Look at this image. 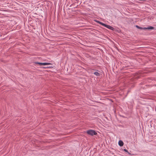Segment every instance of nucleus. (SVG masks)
<instances>
[{
  "label": "nucleus",
  "instance_id": "nucleus-1",
  "mask_svg": "<svg viewBox=\"0 0 156 156\" xmlns=\"http://www.w3.org/2000/svg\"><path fill=\"white\" fill-rule=\"evenodd\" d=\"M87 133L91 136L94 135H96L97 134V133L94 130H90L87 131Z\"/></svg>",
  "mask_w": 156,
  "mask_h": 156
},
{
  "label": "nucleus",
  "instance_id": "nucleus-2",
  "mask_svg": "<svg viewBox=\"0 0 156 156\" xmlns=\"http://www.w3.org/2000/svg\"><path fill=\"white\" fill-rule=\"evenodd\" d=\"M144 29H145V30L147 29L150 30H153L154 29V27L152 26H149L147 27H144Z\"/></svg>",
  "mask_w": 156,
  "mask_h": 156
},
{
  "label": "nucleus",
  "instance_id": "nucleus-3",
  "mask_svg": "<svg viewBox=\"0 0 156 156\" xmlns=\"http://www.w3.org/2000/svg\"><path fill=\"white\" fill-rule=\"evenodd\" d=\"M106 27L112 30H115L113 27L108 25H107Z\"/></svg>",
  "mask_w": 156,
  "mask_h": 156
},
{
  "label": "nucleus",
  "instance_id": "nucleus-4",
  "mask_svg": "<svg viewBox=\"0 0 156 156\" xmlns=\"http://www.w3.org/2000/svg\"><path fill=\"white\" fill-rule=\"evenodd\" d=\"M123 142L121 140H119L118 142V144L120 146H122L123 145Z\"/></svg>",
  "mask_w": 156,
  "mask_h": 156
},
{
  "label": "nucleus",
  "instance_id": "nucleus-5",
  "mask_svg": "<svg viewBox=\"0 0 156 156\" xmlns=\"http://www.w3.org/2000/svg\"><path fill=\"white\" fill-rule=\"evenodd\" d=\"M35 63L36 64H38L40 66H41V65L45 66V62L41 63V62H35Z\"/></svg>",
  "mask_w": 156,
  "mask_h": 156
},
{
  "label": "nucleus",
  "instance_id": "nucleus-6",
  "mask_svg": "<svg viewBox=\"0 0 156 156\" xmlns=\"http://www.w3.org/2000/svg\"><path fill=\"white\" fill-rule=\"evenodd\" d=\"M94 74L96 76H99L100 75V73L98 72H94Z\"/></svg>",
  "mask_w": 156,
  "mask_h": 156
},
{
  "label": "nucleus",
  "instance_id": "nucleus-7",
  "mask_svg": "<svg viewBox=\"0 0 156 156\" xmlns=\"http://www.w3.org/2000/svg\"><path fill=\"white\" fill-rule=\"evenodd\" d=\"M124 151H125V152L127 153L128 154H130L128 152V151L126 149H124Z\"/></svg>",
  "mask_w": 156,
  "mask_h": 156
},
{
  "label": "nucleus",
  "instance_id": "nucleus-8",
  "mask_svg": "<svg viewBox=\"0 0 156 156\" xmlns=\"http://www.w3.org/2000/svg\"><path fill=\"white\" fill-rule=\"evenodd\" d=\"M144 27H140L139 29L142 30H145V29H144Z\"/></svg>",
  "mask_w": 156,
  "mask_h": 156
},
{
  "label": "nucleus",
  "instance_id": "nucleus-9",
  "mask_svg": "<svg viewBox=\"0 0 156 156\" xmlns=\"http://www.w3.org/2000/svg\"><path fill=\"white\" fill-rule=\"evenodd\" d=\"M51 64L49 62H45V65H51Z\"/></svg>",
  "mask_w": 156,
  "mask_h": 156
},
{
  "label": "nucleus",
  "instance_id": "nucleus-10",
  "mask_svg": "<svg viewBox=\"0 0 156 156\" xmlns=\"http://www.w3.org/2000/svg\"><path fill=\"white\" fill-rule=\"evenodd\" d=\"M102 25L104 27H106L107 25V24H106L103 23L102 24Z\"/></svg>",
  "mask_w": 156,
  "mask_h": 156
},
{
  "label": "nucleus",
  "instance_id": "nucleus-11",
  "mask_svg": "<svg viewBox=\"0 0 156 156\" xmlns=\"http://www.w3.org/2000/svg\"><path fill=\"white\" fill-rule=\"evenodd\" d=\"M135 27L137 28L138 29H139V28H140V27L139 26H138V25H135Z\"/></svg>",
  "mask_w": 156,
  "mask_h": 156
},
{
  "label": "nucleus",
  "instance_id": "nucleus-12",
  "mask_svg": "<svg viewBox=\"0 0 156 156\" xmlns=\"http://www.w3.org/2000/svg\"><path fill=\"white\" fill-rule=\"evenodd\" d=\"M95 21L97 22V23H98L99 24L100 21H99V20H95Z\"/></svg>",
  "mask_w": 156,
  "mask_h": 156
},
{
  "label": "nucleus",
  "instance_id": "nucleus-13",
  "mask_svg": "<svg viewBox=\"0 0 156 156\" xmlns=\"http://www.w3.org/2000/svg\"><path fill=\"white\" fill-rule=\"evenodd\" d=\"M103 23L102 22H100V23H99V24H101V25H102V24Z\"/></svg>",
  "mask_w": 156,
  "mask_h": 156
},
{
  "label": "nucleus",
  "instance_id": "nucleus-14",
  "mask_svg": "<svg viewBox=\"0 0 156 156\" xmlns=\"http://www.w3.org/2000/svg\"><path fill=\"white\" fill-rule=\"evenodd\" d=\"M51 67H52L51 66H49V67H46V68H51Z\"/></svg>",
  "mask_w": 156,
  "mask_h": 156
},
{
  "label": "nucleus",
  "instance_id": "nucleus-15",
  "mask_svg": "<svg viewBox=\"0 0 156 156\" xmlns=\"http://www.w3.org/2000/svg\"><path fill=\"white\" fill-rule=\"evenodd\" d=\"M76 7H76H76H74V8H76Z\"/></svg>",
  "mask_w": 156,
  "mask_h": 156
}]
</instances>
